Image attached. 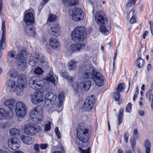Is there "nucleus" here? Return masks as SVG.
<instances>
[{"instance_id":"obj_1","label":"nucleus","mask_w":153,"mask_h":153,"mask_svg":"<svg viewBox=\"0 0 153 153\" xmlns=\"http://www.w3.org/2000/svg\"><path fill=\"white\" fill-rule=\"evenodd\" d=\"M78 71L81 78L86 80L79 84L77 82H74L73 88L76 93L77 92L79 88L84 90H88L91 85V82L89 79H93L96 72V71L87 65H82L79 68Z\"/></svg>"},{"instance_id":"obj_2","label":"nucleus","mask_w":153,"mask_h":153,"mask_svg":"<svg viewBox=\"0 0 153 153\" xmlns=\"http://www.w3.org/2000/svg\"><path fill=\"white\" fill-rule=\"evenodd\" d=\"M27 83L25 76L21 74L18 77L17 83L14 80L9 79L7 81L6 86L10 91L15 92L17 95H20Z\"/></svg>"},{"instance_id":"obj_3","label":"nucleus","mask_w":153,"mask_h":153,"mask_svg":"<svg viewBox=\"0 0 153 153\" xmlns=\"http://www.w3.org/2000/svg\"><path fill=\"white\" fill-rule=\"evenodd\" d=\"M43 107L37 105L30 110V116L33 122L38 123L42 122L43 120Z\"/></svg>"},{"instance_id":"obj_4","label":"nucleus","mask_w":153,"mask_h":153,"mask_svg":"<svg viewBox=\"0 0 153 153\" xmlns=\"http://www.w3.org/2000/svg\"><path fill=\"white\" fill-rule=\"evenodd\" d=\"M86 36V29L82 26L76 27L72 32L71 33L72 40L77 42L84 40Z\"/></svg>"},{"instance_id":"obj_5","label":"nucleus","mask_w":153,"mask_h":153,"mask_svg":"<svg viewBox=\"0 0 153 153\" xmlns=\"http://www.w3.org/2000/svg\"><path fill=\"white\" fill-rule=\"evenodd\" d=\"M23 128L25 134L31 136L36 134L42 130L39 125L30 123H27L24 125Z\"/></svg>"},{"instance_id":"obj_6","label":"nucleus","mask_w":153,"mask_h":153,"mask_svg":"<svg viewBox=\"0 0 153 153\" xmlns=\"http://www.w3.org/2000/svg\"><path fill=\"white\" fill-rule=\"evenodd\" d=\"M89 129L79 124L76 128V135L79 140L86 143L90 137Z\"/></svg>"},{"instance_id":"obj_7","label":"nucleus","mask_w":153,"mask_h":153,"mask_svg":"<svg viewBox=\"0 0 153 153\" xmlns=\"http://www.w3.org/2000/svg\"><path fill=\"white\" fill-rule=\"evenodd\" d=\"M27 52L25 50L20 51L17 55L16 58V63L18 69L21 71L25 70L26 67V56Z\"/></svg>"},{"instance_id":"obj_8","label":"nucleus","mask_w":153,"mask_h":153,"mask_svg":"<svg viewBox=\"0 0 153 153\" xmlns=\"http://www.w3.org/2000/svg\"><path fill=\"white\" fill-rule=\"evenodd\" d=\"M30 86L35 90L42 88L45 84V81L39 77L33 76L29 81Z\"/></svg>"},{"instance_id":"obj_9","label":"nucleus","mask_w":153,"mask_h":153,"mask_svg":"<svg viewBox=\"0 0 153 153\" xmlns=\"http://www.w3.org/2000/svg\"><path fill=\"white\" fill-rule=\"evenodd\" d=\"M95 20L99 25H105L107 22L104 12L102 11L97 12L95 15Z\"/></svg>"},{"instance_id":"obj_10","label":"nucleus","mask_w":153,"mask_h":153,"mask_svg":"<svg viewBox=\"0 0 153 153\" xmlns=\"http://www.w3.org/2000/svg\"><path fill=\"white\" fill-rule=\"evenodd\" d=\"M27 111L25 105L21 102H19L16 104V112L19 117L22 118L25 115Z\"/></svg>"},{"instance_id":"obj_11","label":"nucleus","mask_w":153,"mask_h":153,"mask_svg":"<svg viewBox=\"0 0 153 153\" xmlns=\"http://www.w3.org/2000/svg\"><path fill=\"white\" fill-rule=\"evenodd\" d=\"M95 96L94 95L88 96L83 104V110L85 111H90L93 106L95 101Z\"/></svg>"},{"instance_id":"obj_12","label":"nucleus","mask_w":153,"mask_h":153,"mask_svg":"<svg viewBox=\"0 0 153 153\" xmlns=\"http://www.w3.org/2000/svg\"><path fill=\"white\" fill-rule=\"evenodd\" d=\"M7 145L10 149L14 150H17L20 147L19 140L16 137L10 138L8 140Z\"/></svg>"},{"instance_id":"obj_13","label":"nucleus","mask_w":153,"mask_h":153,"mask_svg":"<svg viewBox=\"0 0 153 153\" xmlns=\"http://www.w3.org/2000/svg\"><path fill=\"white\" fill-rule=\"evenodd\" d=\"M84 13L81 9L75 8L72 10V17L75 21H79L82 20L84 18Z\"/></svg>"},{"instance_id":"obj_14","label":"nucleus","mask_w":153,"mask_h":153,"mask_svg":"<svg viewBox=\"0 0 153 153\" xmlns=\"http://www.w3.org/2000/svg\"><path fill=\"white\" fill-rule=\"evenodd\" d=\"M43 97L42 93L36 92L31 95L30 100L33 104L37 105L43 101Z\"/></svg>"},{"instance_id":"obj_15","label":"nucleus","mask_w":153,"mask_h":153,"mask_svg":"<svg viewBox=\"0 0 153 153\" xmlns=\"http://www.w3.org/2000/svg\"><path fill=\"white\" fill-rule=\"evenodd\" d=\"M85 47V45L83 43L75 44L68 46L67 50L71 52H76L81 50L84 49Z\"/></svg>"},{"instance_id":"obj_16","label":"nucleus","mask_w":153,"mask_h":153,"mask_svg":"<svg viewBox=\"0 0 153 153\" xmlns=\"http://www.w3.org/2000/svg\"><path fill=\"white\" fill-rule=\"evenodd\" d=\"M48 33L51 36L57 37L60 35L61 32L59 25L56 23L53 25L49 30Z\"/></svg>"},{"instance_id":"obj_17","label":"nucleus","mask_w":153,"mask_h":153,"mask_svg":"<svg viewBox=\"0 0 153 153\" xmlns=\"http://www.w3.org/2000/svg\"><path fill=\"white\" fill-rule=\"evenodd\" d=\"M56 97L55 94L52 92H49L47 93L45 96V102L48 105L53 103H55L56 101Z\"/></svg>"},{"instance_id":"obj_18","label":"nucleus","mask_w":153,"mask_h":153,"mask_svg":"<svg viewBox=\"0 0 153 153\" xmlns=\"http://www.w3.org/2000/svg\"><path fill=\"white\" fill-rule=\"evenodd\" d=\"M94 75L93 79L95 81V84L98 86L103 85L104 79L102 75L96 71Z\"/></svg>"},{"instance_id":"obj_19","label":"nucleus","mask_w":153,"mask_h":153,"mask_svg":"<svg viewBox=\"0 0 153 153\" xmlns=\"http://www.w3.org/2000/svg\"><path fill=\"white\" fill-rule=\"evenodd\" d=\"M24 21L26 24L29 25L32 24L34 22L33 14L30 12L27 13L24 17Z\"/></svg>"},{"instance_id":"obj_20","label":"nucleus","mask_w":153,"mask_h":153,"mask_svg":"<svg viewBox=\"0 0 153 153\" xmlns=\"http://www.w3.org/2000/svg\"><path fill=\"white\" fill-rule=\"evenodd\" d=\"M49 42L51 47L55 50L58 49L60 48V44L56 38L51 37L49 40Z\"/></svg>"},{"instance_id":"obj_21","label":"nucleus","mask_w":153,"mask_h":153,"mask_svg":"<svg viewBox=\"0 0 153 153\" xmlns=\"http://www.w3.org/2000/svg\"><path fill=\"white\" fill-rule=\"evenodd\" d=\"M20 139L24 143L27 145H31L35 142V140L33 137L25 135H21L20 136Z\"/></svg>"},{"instance_id":"obj_22","label":"nucleus","mask_w":153,"mask_h":153,"mask_svg":"<svg viewBox=\"0 0 153 153\" xmlns=\"http://www.w3.org/2000/svg\"><path fill=\"white\" fill-rule=\"evenodd\" d=\"M60 75L64 78H65L68 82V84L71 85H74L73 84V77L70 76L65 71H62L60 72Z\"/></svg>"},{"instance_id":"obj_23","label":"nucleus","mask_w":153,"mask_h":153,"mask_svg":"<svg viewBox=\"0 0 153 153\" xmlns=\"http://www.w3.org/2000/svg\"><path fill=\"white\" fill-rule=\"evenodd\" d=\"M46 78V80L53 83L54 84V85L56 84V81H57L58 80V77L55 74H53L52 71H50L49 73V74Z\"/></svg>"},{"instance_id":"obj_24","label":"nucleus","mask_w":153,"mask_h":153,"mask_svg":"<svg viewBox=\"0 0 153 153\" xmlns=\"http://www.w3.org/2000/svg\"><path fill=\"white\" fill-rule=\"evenodd\" d=\"M25 31L26 34L29 36H34L36 34L34 28L32 26H26L25 27Z\"/></svg>"},{"instance_id":"obj_25","label":"nucleus","mask_w":153,"mask_h":153,"mask_svg":"<svg viewBox=\"0 0 153 153\" xmlns=\"http://www.w3.org/2000/svg\"><path fill=\"white\" fill-rule=\"evenodd\" d=\"M39 55H36L35 57L30 56L29 61V64L32 66H34L38 63L39 58Z\"/></svg>"},{"instance_id":"obj_26","label":"nucleus","mask_w":153,"mask_h":153,"mask_svg":"<svg viewBox=\"0 0 153 153\" xmlns=\"http://www.w3.org/2000/svg\"><path fill=\"white\" fill-rule=\"evenodd\" d=\"M9 116V113L3 108H0V120L5 119Z\"/></svg>"},{"instance_id":"obj_27","label":"nucleus","mask_w":153,"mask_h":153,"mask_svg":"<svg viewBox=\"0 0 153 153\" xmlns=\"http://www.w3.org/2000/svg\"><path fill=\"white\" fill-rule=\"evenodd\" d=\"M14 102L15 100L13 99L7 100L5 102L4 104L11 109L14 107Z\"/></svg>"},{"instance_id":"obj_28","label":"nucleus","mask_w":153,"mask_h":153,"mask_svg":"<svg viewBox=\"0 0 153 153\" xmlns=\"http://www.w3.org/2000/svg\"><path fill=\"white\" fill-rule=\"evenodd\" d=\"M62 2L68 4L70 6H73L78 4V0H62Z\"/></svg>"},{"instance_id":"obj_29","label":"nucleus","mask_w":153,"mask_h":153,"mask_svg":"<svg viewBox=\"0 0 153 153\" xmlns=\"http://www.w3.org/2000/svg\"><path fill=\"white\" fill-rule=\"evenodd\" d=\"M144 145L146 149V153H150L151 147L150 141L148 139H146L144 142Z\"/></svg>"},{"instance_id":"obj_30","label":"nucleus","mask_w":153,"mask_h":153,"mask_svg":"<svg viewBox=\"0 0 153 153\" xmlns=\"http://www.w3.org/2000/svg\"><path fill=\"white\" fill-rule=\"evenodd\" d=\"M20 131L16 128H12L10 131V134L11 136H17L20 134Z\"/></svg>"},{"instance_id":"obj_31","label":"nucleus","mask_w":153,"mask_h":153,"mask_svg":"<svg viewBox=\"0 0 153 153\" xmlns=\"http://www.w3.org/2000/svg\"><path fill=\"white\" fill-rule=\"evenodd\" d=\"M77 65V64L74 60H71L68 62V70L71 71L74 69Z\"/></svg>"},{"instance_id":"obj_32","label":"nucleus","mask_w":153,"mask_h":153,"mask_svg":"<svg viewBox=\"0 0 153 153\" xmlns=\"http://www.w3.org/2000/svg\"><path fill=\"white\" fill-rule=\"evenodd\" d=\"M16 54L14 51L9 52L7 54V62L9 63H11L13 61V58L16 56Z\"/></svg>"},{"instance_id":"obj_33","label":"nucleus","mask_w":153,"mask_h":153,"mask_svg":"<svg viewBox=\"0 0 153 153\" xmlns=\"http://www.w3.org/2000/svg\"><path fill=\"white\" fill-rule=\"evenodd\" d=\"M135 64L139 68H140L143 67L144 65V60L141 58H138L135 62Z\"/></svg>"},{"instance_id":"obj_34","label":"nucleus","mask_w":153,"mask_h":153,"mask_svg":"<svg viewBox=\"0 0 153 153\" xmlns=\"http://www.w3.org/2000/svg\"><path fill=\"white\" fill-rule=\"evenodd\" d=\"M124 109L123 108H121L119 112V116L118 118V124L120 125L123 120V114Z\"/></svg>"},{"instance_id":"obj_35","label":"nucleus","mask_w":153,"mask_h":153,"mask_svg":"<svg viewBox=\"0 0 153 153\" xmlns=\"http://www.w3.org/2000/svg\"><path fill=\"white\" fill-rule=\"evenodd\" d=\"M2 33L0 41L1 42H6V28L5 26L2 27Z\"/></svg>"},{"instance_id":"obj_36","label":"nucleus","mask_w":153,"mask_h":153,"mask_svg":"<svg viewBox=\"0 0 153 153\" xmlns=\"http://www.w3.org/2000/svg\"><path fill=\"white\" fill-rule=\"evenodd\" d=\"M100 27V31L104 35H106L109 34L108 30L106 28V27L102 25Z\"/></svg>"},{"instance_id":"obj_37","label":"nucleus","mask_w":153,"mask_h":153,"mask_svg":"<svg viewBox=\"0 0 153 153\" xmlns=\"http://www.w3.org/2000/svg\"><path fill=\"white\" fill-rule=\"evenodd\" d=\"M125 87V85L124 83H120L116 88L117 91L121 92L123 91Z\"/></svg>"},{"instance_id":"obj_38","label":"nucleus","mask_w":153,"mask_h":153,"mask_svg":"<svg viewBox=\"0 0 153 153\" xmlns=\"http://www.w3.org/2000/svg\"><path fill=\"white\" fill-rule=\"evenodd\" d=\"M18 72L16 70H13L10 72V77L12 78H16L19 75Z\"/></svg>"},{"instance_id":"obj_39","label":"nucleus","mask_w":153,"mask_h":153,"mask_svg":"<svg viewBox=\"0 0 153 153\" xmlns=\"http://www.w3.org/2000/svg\"><path fill=\"white\" fill-rule=\"evenodd\" d=\"M40 61L41 62V66L44 68H47L48 67V63L43 59V58H41Z\"/></svg>"},{"instance_id":"obj_40","label":"nucleus","mask_w":153,"mask_h":153,"mask_svg":"<svg viewBox=\"0 0 153 153\" xmlns=\"http://www.w3.org/2000/svg\"><path fill=\"white\" fill-rule=\"evenodd\" d=\"M152 92L147 91L146 94V98H149L150 101L153 102V94H152Z\"/></svg>"},{"instance_id":"obj_41","label":"nucleus","mask_w":153,"mask_h":153,"mask_svg":"<svg viewBox=\"0 0 153 153\" xmlns=\"http://www.w3.org/2000/svg\"><path fill=\"white\" fill-rule=\"evenodd\" d=\"M134 10L133 9H132L130 11V13H132L133 14V16L130 20V22L131 24L134 23L136 21L135 18V14H134Z\"/></svg>"},{"instance_id":"obj_42","label":"nucleus","mask_w":153,"mask_h":153,"mask_svg":"<svg viewBox=\"0 0 153 153\" xmlns=\"http://www.w3.org/2000/svg\"><path fill=\"white\" fill-rule=\"evenodd\" d=\"M120 92H115L113 95V99L115 101H118L120 97Z\"/></svg>"},{"instance_id":"obj_43","label":"nucleus","mask_w":153,"mask_h":153,"mask_svg":"<svg viewBox=\"0 0 153 153\" xmlns=\"http://www.w3.org/2000/svg\"><path fill=\"white\" fill-rule=\"evenodd\" d=\"M136 140L135 139H131L130 142L132 149L134 152L135 151Z\"/></svg>"},{"instance_id":"obj_44","label":"nucleus","mask_w":153,"mask_h":153,"mask_svg":"<svg viewBox=\"0 0 153 153\" xmlns=\"http://www.w3.org/2000/svg\"><path fill=\"white\" fill-rule=\"evenodd\" d=\"M51 123L50 121H49L47 122V123L44 126V131L45 132L49 131L51 129Z\"/></svg>"},{"instance_id":"obj_45","label":"nucleus","mask_w":153,"mask_h":153,"mask_svg":"<svg viewBox=\"0 0 153 153\" xmlns=\"http://www.w3.org/2000/svg\"><path fill=\"white\" fill-rule=\"evenodd\" d=\"M43 72V71L40 67H38L36 68L34 71V73L40 75Z\"/></svg>"},{"instance_id":"obj_46","label":"nucleus","mask_w":153,"mask_h":153,"mask_svg":"<svg viewBox=\"0 0 153 153\" xmlns=\"http://www.w3.org/2000/svg\"><path fill=\"white\" fill-rule=\"evenodd\" d=\"M56 16L54 14H51L49 16L48 21L49 22H53L56 19Z\"/></svg>"},{"instance_id":"obj_47","label":"nucleus","mask_w":153,"mask_h":153,"mask_svg":"<svg viewBox=\"0 0 153 153\" xmlns=\"http://www.w3.org/2000/svg\"><path fill=\"white\" fill-rule=\"evenodd\" d=\"M6 47V42H1L0 41V58L1 57V49H3Z\"/></svg>"},{"instance_id":"obj_48","label":"nucleus","mask_w":153,"mask_h":153,"mask_svg":"<svg viewBox=\"0 0 153 153\" xmlns=\"http://www.w3.org/2000/svg\"><path fill=\"white\" fill-rule=\"evenodd\" d=\"M134 0H129L126 5V7H129L132 6L135 4Z\"/></svg>"},{"instance_id":"obj_49","label":"nucleus","mask_w":153,"mask_h":153,"mask_svg":"<svg viewBox=\"0 0 153 153\" xmlns=\"http://www.w3.org/2000/svg\"><path fill=\"white\" fill-rule=\"evenodd\" d=\"M64 97L63 93L62 92H60L59 95L58 99L60 102H62Z\"/></svg>"},{"instance_id":"obj_50","label":"nucleus","mask_w":153,"mask_h":153,"mask_svg":"<svg viewBox=\"0 0 153 153\" xmlns=\"http://www.w3.org/2000/svg\"><path fill=\"white\" fill-rule=\"evenodd\" d=\"M55 132L58 138L60 139L61 137V133L59 130L58 128L56 127L55 129Z\"/></svg>"},{"instance_id":"obj_51","label":"nucleus","mask_w":153,"mask_h":153,"mask_svg":"<svg viewBox=\"0 0 153 153\" xmlns=\"http://www.w3.org/2000/svg\"><path fill=\"white\" fill-rule=\"evenodd\" d=\"M78 150L81 153H90V148L89 147L86 150H83L81 147H79Z\"/></svg>"},{"instance_id":"obj_52","label":"nucleus","mask_w":153,"mask_h":153,"mask_svg":"<svg viewBox=\"0 0 153 153\" xmlns=\"http://www.w3.org/2000/svg\"><path fill=\"white\" fill-rule=\"evenodd\" d=\"M131 103H129L127 105L125 111L127 112L130 113L131 108Z\"/></svg>"},{"instance_id":"obj_53","label":"nucleus","mask_w":153,"mask_h":153,"mask_svg":"<svg viewBox=\"0 0 153 153\" xmlns=\"http://www.w3.org/2000/svg\"><path fill=\"white\" fill-rule=\"evenodd\" d=\"M138 129L135 128L133 131V135L134 138L136 139L138 137L139 134L137 131Z\"/></svg>"},{"instance_id":"obj_54","label":"nucleus","mask_w":153,"mask_h":153,"mask_svg":"<svg viewBox=\"0 0 153 153\" xmlns=\"http://www.w3.org/2000/svg\"><path fill=\"white\" fill-rule=\"evenodd\" d=\"M129 134L127 132H125L124 137L125 139V141L126 143H127L128 139Z\"/></svg>"},{"instance_id":"obj_55","label":"nucleus","mask_w":153,"mask_h":153,"mask_svg":"<svg viewBox=\"0 0 153 153\" xmlns=\"http://www.w3.org/2000/svg\"><path fill=\"white\" fill-rule=\"evenodd\" d=\"M34 149L35 150V153H32L31 152V153H38L39 152V146L37 144H35L34 146Z\"/></svg>"},{"instance_id":"obj_56","label":"nucleus","mask_w":153,"mask_h":153,"mask_svg":"<svg viewBox=\"0 0 153 153\" xmlns=\"http://www.w3.org/2000/svg\"><path fill=\"white\" fill-rule=\"evenodd\" d=\"M48 147V144H41L40 145V148L42 149H45Z\"/></svg>"},{"instance_id":"obj_57","label":"nucleus","mask_w":153,"mask_h":153,"mask_svg":"<svg viewBox=\"0 0 153 153\" xmlns=\"http://www.w3.org/2000/svg\"><path fill=\"white\" fill-rule=\"evenodd\" d=\"M53 49L52 48H51V46L50 47H48L47 48V52L49 53H52L53 51Z\"/></svg>"},{"instance_id":"obj_58","label":"nucleus","mask_w":153,"mask_h":153,"mask_svg":"<svg viewBox=\"0 0 153 153\" xmlns=\"http://www.w3.org/2000/svg\"><path fill=\"white\" fill-rule=\"evenodd\" d=\"M6 126V123L0 122V128H4Z\"/></svg>"},{"instance_id":"obj_59","label":"nucleus","mask_w":153,"mask_h":153,"mask_svg":"<svg viewBox=\"0 0 153 153\" xmlns=\"http://www.w3.org/2000/svg\"><path fill=\"white\" fill-rule=\"evenodd\" d=\"M3 8V4L2 0H0V16L1 14V10Z\"/></svg>"},{"instance_id":"obj_60","label":"nucleus","mask_w":153,"mask_h":153,"mask_svg":"<svg viewBox=\"0 0 153 153\" xmlns=\"http://www.w3.org/2000/svg\"><path fill=\"white\" fill-rule=\"evenodd\" d=\"M149 23L150 25V28L151 31V33L153 35L152 31L153 30H152V27L153 25V22H152L151 21H150L149 22Z\"/></svg>"},{"instance_id":"obj_61","label":"nucleus","mask_w":153,"mask_h":153,"mask_svg":"<svg viewBox=\"0 0 153 153\" xmlns=\"http://www.w3.org/2000/svg\"><path fill=\"white\" fill-rule=\"evenodd\" d=\"M153 90V81L151 85V86L149 88V90L148 91H147L152 92Z\"/></svg>"},{"instance_id":"obj_62","label":"nucleus","mask_w":153,"mask_h":153,"mask_svg":"<svg viewBox=\"0 0 153 153\" xmlns=\"http://www.w3.org/2000/svg\"><path fill=\"white\" fill-rule=\"evenodd\" d=\"M139 113L141 116H143L144 114V112L143 110H140L139 111Z\"/></svg>"},{"instance_id":"obj_63","label":"nucleus","mask_w":153,"mask_h":153,"mask_svg":"<svg viewBox=\"0 0 153 153\" xmlns=\"http://www.w3.org/2000/svg\"><path fill=\"white\" fill-rule=\"evenodd\" d=\"M59 149L61 151H62V152H61V153H65V152L64 150V149L62 146H59Z\"/></svg>"},{"instance_id":"obj_64","label":"nucleus","mask_w":153,"mask_h":153,"mask_svg":"<svg viewBox=\"0 0 153 153\" xmlns=\"http://www.w3.org/2000/svg\"><path fill=\"white\" fill-rule=\"evenodd\" d=\"M148 31H145V32H144V33L143 34V38L144 39H145L146 36H147L148 35Z\"/></svg>"}]
</instances>
